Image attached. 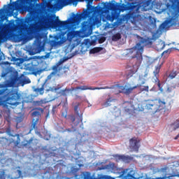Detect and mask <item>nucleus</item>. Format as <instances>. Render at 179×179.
Segmentation results:
<instances>
[{"label":"nucleus","mask_w":179,"mask_h":179,"mask_svg":"<svg viewBox=\"0 0 179 179\" xmlns=\"http://www.w3.org/2000/svg\"><path fill=\"white\" fill-rule=\"evenodd\" d=\"M93 11L92 10H84L83 13L73 15V17L69 18L65 21H61L59 17H56L55 19L50 18L48 20V24L52 29H59L60 30H66L61 31V36L65 37L66 35V39L69 41H72L73 38L76 36L77 32L72 29V24L78 23L79 20L82 19H87L90 17Z\"/></svg>","instance_id":"nucleus-1"},{"label":"nucleus","mask_w":179,"mask_h":179,"mask_svg":"<svg viewBox=\"0 0 179 179\" xmlns=\"http://www.w3.org/2000/svg\"><path fill=\"white\" fill-rule=\"evenodd\" d=\"M26 8L29 15L25 19V24L22 27L28 34H34L38 28L36 23H41L44 20V15L41 13V9L36 7L33 3H29Z\"/></svg>","instance_id":"nucleus-2"},{"label":"nucleus","mask_w":179,"mask_h":179,"mask_svg":"<svg viewBox=\"0 0 179 179\" xmlns=\"http://www.w3.org/2000/svg\"><path fill=\"white\" fill-rule=\"evenodd\" d=\"M134 50H136V55L129 60V62L127 65V69H129L127 73V79L132 78L138 72V69H139V66H141L142 61H143V57H142L143 46H142V43H136Z\"/></svg>","instance_id":"nucleus-3"},{"label":"nucleus","mask_w":179,"mask_h":179,"mask_svg":"<svg viewBox=\"0 0 179 179\" xmlns=\"http://www.w3.org/2000/svg\"><path fill=\"white\" fill-rule=\"evenodd\" d=\"M172 6L168 12L169 15V19L165 20L160 26L159 29L161 30H164V29H169L171 26H176L178 24L179 19V0H171Z\"/></svg>","instance_id":"nucleus-4"},{"label":"nucleus","mask_w":179,"mask_h":179,"mask_svg":"<svg viewBox=\"0 0 179 179\" xmlns=\"http://www.w3.org/2000/svg\"><path fill=\"white\" fill-rule=\"evenodd\" d=\"M31 82L29 78H24V74H21L20 76L14 74L6 81V87H16L18 85H28Z\"/></svg>","instance_id":"nucleus-5"},{"label":"nucleus","mask_w":179,"mask_h":179,"mask_svg":"<svg viewBox=\"0 0 179 179\" xmlns=\"http://www.w3.org/2000/svg\"><path fill=\"white\" fill-rule=\"evenodd\" d=\"M164 108H166V101H162L160 99L151 100L145 105V109L152 114L157 111H162Z\"/></svg>","instance_id":"nucleus-6"},{"label":"nucleus","mask_w":179,"mask_h":179,"mask_svg":"<svg viewBox=\"0 0 179 179\" xmlns=\"http://www.w3.org/2000/svg\"><path fill=\"white\" fill-rule=\"evenodd\" d=\"M47 44V39L43 36V35H38L36 37L32 47L31 48V55H35V54H40L41 51H44V47Z\"/></svg>","instance_id":"nucleus-7"},{"label":"nucleus","mask_w":179,"mask_h":179,"mask_svg":"<svg viewBox=\"0 0 179 179\" xmlns=\"http://www.w3.org/2000/svg\"><path fill=\"white\" fill-rule=\"evenodd\" d=\"M21 95L19 92H17L15 90H11L10 92L7 93L6 95V104H9V106H19L20 103L19 100H20Z\"/></svg>","instance_id":"nucleus-8"},{"label":"nucleus","mask_w":179,"mask_h":179,"mask_svg":"<svg viewBox=\"0 0 179 179\" xmlns=\"http://www.w3.org/2000/svg\"><path fill=\"white\" fill-rule=\"evenodd\" d=\"M96 22H97V17L94 14L90 17L87 21H84L81 24V30L83 34H87V36L92 34V27L96 24Z\"/></svg>","instance_id":"nucleus-9"},{"label":"nucleus","mask_w":179,"mask_h":179,"mask_svg":"<svg viewBox=\"0 0 179 179\" xmlns=\"http://www.w3.org/2000/svg\"><path fill=\"white\" fill-rule=\"evenodd\" d=\"M108 10H117V4L114 3H110L108 4H104L103 7H99L96 8V12L98 15H103V13H107Z\"/></svg>","instance_id":"nucleus-10"},{"label":"nucleus","mask_w":179,"mask_h":179,"mask_svg":"<svg viewBox=\"0 0 179 179\" xmlns=\"http://www.w3.org/2000/svg\"><path fill=\"white\" fill-rule=\"evenodd\" d=\"M32 124L31 125V131H33V129H36V126L37 125L40 117H41V113H40V111H38V109L34 110L32 113Z\"/></svg>","instance_id":"nucleus-11"},{"label":"nucleus","mask_w":179,"mask_h":179,"mask_svg":"<svg viewBox=\"0 0 179 179\" xmlns=\"http://www.w3.org/2000/svg\"><path fill=\"white\" fill-rule=\"evenodd\" d=\"M125 104L126 105L124 107L125 114H127L128 115H134V114H135V107L129 101L125 102Z\"/></svg>","instance_id":"nucleus-12"},{"label":"nucleus","mask_w":179,"mask_h":179,"mask_svg":"<svg viewBox=\"0 0 179 179\" xmlns=\"http://www.w3.org/2000/svg\"><path fill=\"white\" fill-rule=\"evenodd\" d=\"M129 148L130 149H132V150H134L135 152H138L139 150V140H138V138L133 137L129 140Z\"/></svg>","instance_id":"nucleus-13"},{"label":"nucleus","mask_w":179,"mask_h":179,"mask_svg":"<svg viewBox=\"0 0 179 179\" xmlns=\"http://www.w3.org/2000/svg\"><path fill=\"white\" fill-rule=\"evenodd\" d=\"M76 90H106V89H111V87L108 86L106 87H88L86 85H82V86H78L76 87Z\"/></svg>","instance_id":"nucleus-14"},{"label":"nucleus","mask_w":179,"mask_h":179,"mask_svg":"<svg viewBox=\"0 0 179 179\" xmlns=\"http://www.w3.org/2000/svg\"><path fill=\"white\" fill-rule=\"evenodd\" d=\"M42 87H43V90L46 92H57V90H59L61 89V87H51V85L48 79H46L44 82V83L42 85Z\"/></svg>","instance_id":"nucleus-15"},{"label":"nucleus","mask_w":179,"mask_h":179,"mask_svg":"<svg viewBox=\"0 0 179 179\" xmlns=\"http://www.w3.org/2000/svg\"><path fill=\"white\" fill-rule=\"evenodd\" d=\"M113 157L116 162H124L125 163H129L132 160V157L125 155H114Z\"/></svg>","instance_id":"nucleus-16"},{"label":"nucleus","mask_w":179,"mask_h":179,"mask_svg":"<svg viewBox=\"0 0 179 179\" xmlns=\"http://www.w3.org/2000/svg\"><path fill=\"white\" fill-rule=\"evenodd\" d=\"M24 1V0H17L16 1L10 3L8 7V10L13 12V10H15L17 8H19L20 3H22Z\"/></svg>","instance_id":"nucleus-17"},{"label":"nucleus","mask_w":179,"mask_h":179,"mask_svg":"<svg viewBox=\"0 0 179 179\" xmlns=\"http://www.w3.org/2000/svg\"><path fill=\"white\" fill-rule=\"evenodd\" d=\"M120 89L122 90V93H124V94H131V93H132L135 89H138V86L135 85L134 87L129 88H125V87L122 86L120 87Z\"/></svg>","instance_id":"nucleus-18"},{"label":"nucleus","mask_w":179,"mask_h":179,"mask_svg":"<svg viewBox=\"0 0 179 179\" xmlns=\"http://www.w3.org/2000/svg\"><path fill=\"white\" fill-rule=\"evenodd\" d=\"M79 106H80V103H78L77 105L74 106V111L76 114L78 116V124H79V122H83V114L79 113Z\"/></svg>","instance_id":"nucleus-19"},{"label":"nucleus","mask_w":179,"mask_h":179,"mask_svg":"<svg viewBox=\"0 0 179 179\" xmlns=\"http://www.w3.org/2000/svg\"><path fill=\"white\" fill-rule=\"evenodd\" d=\"M68 57H64L63 59H60L59 61L52 66V71H54L55 72H58V68L59 67V66L62 65V64L66 61H68Z\"/></svg>","instance_id":"nucleus-20"},{"label":"nucleus","mask_w":179,"mask_h":179,"mask_svg":"<svg viewBox=\"0 0 179 179\" xmlns=\"http://www.w3.org/2000/svg\"><path fill=\"white\" fill-rule=\"evenodd\" d=\"M22 24L20 22H17V24H13V26L8 25V29H10L12 31H17V30H20V27Z\"/></svg>","instance_id":"nucleus-21"},{"label":"nucleus","mask_w":179,"mask_h":179,"mask_svg":"<svg viewBox=\"0 0 179 179\" xmlns=\"http://www.w3.org/2000/svg\"><path fill=\"white\" fill-rule=\"evenodd\" d=\"M6 132H7V134H8L9 135H10V136H16L17 137V140H16V141L15 142V144L16 145H19L20 143V136L19 135V134H15V135H12L11 134H10V132H11V130H10V129H6Z\"/></svg>","instance_id":"nucleus-22"},{"label":"nucleus","mask_w":179,"mask_h":179,"mask_svg":"<svg viewBox=\"0 0 179 179\" xmlns=\"http://www.w3.org/2000/svg\"><path fill=\"white\" fill-rule=\"evenodd\" d=\"M137 87L139 89L140 93H142V92H149V86H142V84H138Z\"/></svg>","instance_id":"nucleus-23"},{"label":"nucleus","mask_w":179,"mask_h":179,"mask_svg":"<svg viewBox=\"0 0 179 179\" xmlns=\"http://www.w3.org/2000/svg\"><path fill=\"white\" fill-rule=\"evenodd\" d=\"M100 51H103V48L101 47H96L90 50V54H97V52H100Z\"/></svg>","instance_id":"nucleus-24"},{"label":"nucleus","mask_w":179,"mask_h":179,"mask_svg":"<svg viewBox=\"0 0 179 179\" xmlns=\"http://www.w3.org/2000/svg\"><path fill=\"white\" fill-rule=\"evenodd\" d=\"M162 65H163V63L157 65L155 67V69L153 73H154L155 76H156V78H157V76H159V73H160V69H162Z\"/></svg>","instance_id":"nucleus-25"},{"label":"nucleus","mask_w":179,"mask_h":179,"mask_svg":"<svg viewBox=\"0 0 179 179\" xmlns=\"http://www.w3.org/2000/svg\"><path fill=\"white\" fill-rule=\"evenodd\" d=\"M141 43L144 44V45H152V40L149 38H142Z\"/></svg>","instance_id":"nucleus-26"},{"label":"nucleus","mask_w":179,"mask_h":179,"mask_svg":"<svg viewBox=\"0 0 179 179\" xmlns=\"http://www.w3.org/2000/svg\"><path fill=\"white\" fill-rule=\"evenodd\" d=\"M171 127H172L173 131H176V129H178V128H179V119L176 120L174 122H173L171 124Z\"/></svg>","instance_id":"nucleus-27"},{"label":"nucleus","mask_w":179,"mask_h":179,"mask_svg":"<svg viewBox=\"0 0 179 179\" xmlns=\"http://www.w3.org/2000/svg\"><path fill=\"white\" fill-rule=\"evenodd\" d=\"M34 92H35L36 94H44V87L41 86V88H35Z\"/></svg>","instance_id":"nucleus-28"},{"label":"nucleus","mask_w":179,"mask_h":179,"mask_svg":"<svg viewBox=\"0 0 179 179\" xmlns=\"http://www.w3.org/2000/svg\"><path fill=\"white\" fill-rule=\"evenodd\" d=\"M121 38V34L117 33L112 36L113 41H118Z\"/></svg>","instance_id":"nucleus-29"},{"label":"nucleus","mask_w":179,"mask_h":179,"mask_svg":"<svg viewBox=\"0 0 179 179\" xmlns=\"http://www.w3.org/2000/svg\"><path fill=\"white\" fill-rule=\"evenodd\" d=\"M155 82L157 83L159 92H161V93H163V92H164V90L163 89V86H162V84L160 83V80L157 78Z\"/></svg>","instance_id":"nucleus-30"},{"label":"nucleus","mask_w":179,"mask_h":179,"mask_svg":"<svg viewBox=\"0 0 179 179\" xmlns=\"http://www.w3.org/2000/svg\"><path fill=\"white\" fill-rule=\"evenodd\" d=\"M83 179H93V177L90 172H85L83 173Z\"/></svg>","instance_id":"nucleus-31"},{"label":"nucleus","mask_w":179,"mask_h":179,"mask_svg":"<svg viewBox=\"0 0 179 179\" xmlns=\"http://www.w3.org/2000/svg\"><path fill=\"white\" fill-rule=\"evenodd\" d=\"M71 91V90L69 89H64V90H61L60 93H61V96H67L68 95V93H69V92Z\"/></svg>","instance_id":"nucleus-32"},{"label":"nucleus","mask_w":179,"mask_h":179,"mask_svg":"<svg viewBox=\"0 0 179 179\" xmlns=\"http://www.w3.org/2000/svg\"><path fill=\"white\" fill-rule=\"evenodd\" d=\"M177 76V71H171L168 78H169V79H174V78H176Z\"/></svg>","instance_id":"nucleus-33"},{"label":"nucleus","mask_w":179,"mask_h":179,"mask_svg":"<svg viewBox=\"0 0 179 179\" xmlns=\"http://www.w3.org/2000/svg\"><path fill=\"white\" fill-rule=\"evenodd\" d=\"M113 101V99H111V98H108L106 99V101L104 103V106H106V107H108V106H110V103Z\"/></svg>","instance_id":"nucleus-34"},{"label":"nucleus","mask_w":179,"mask_h":179,"mask_svg":"<svg viewBox=\"0 0 179 179\" xmlns=\"http://www.w3.org/2000/svg\"><path fill=\"white\" fill-rule=\"evenodd\" d=\"M69 119L73 124V122H75V121L76 120V117L73 115H69Z\"/></svg>","instance_id":"nucleus-35"},{"label":"nucleus","mask_w":179,"mask_h":179,"mask_svg":"<svg viewBox=\"0 0 179 179\" xmlns=\"http://www.w3.org/2000/svg\"><path fill=\"white\" fill-rule=\"evenodd\" d=\"M174 89H176V87H173V86L168 87L166 90V93H171V92H173Z\"/></svg>","instance_id":"nucleus-36"},{"label":"nucleus","mask_w":179,"mask_h":179,"mask_svg":"<svg viewBox=\"0 0 179 179\" xmlns=\"http://www.w3.org/2000/svg\"><path fill=\"white\" fill-rule=\"evenodd\" d=\"M157 47H158L159 48H160L161 50H163V49L164 48V47H166V43H164V42H162V43H159V44L157 45Z\"/></svg>","instance_id":"nucleus-37"},{"label":"nucleus","mask_w":179,"mask_h":179,"mask_svg":"<svg viewBox=\"0 0 179 179\" xmlns=\"http://www.w3.org/2000/svg\"><path fill=\"white\" fill-rule=\"evenodd\" d=\"M31 66H33L34 68H37V66H38V62H37L36 60H34L31 62Z\"/></svg>","instance_id":"nucleus-38"},{"label":"nucleus","mask_w":179,"mask_h":179,"mask_svg":"<svg viewBox=\"0 0 179 179\" xmlns=\"http://www.w3.org/2000/svg\"><path fill=\"white\" fill-rule=\"evenodd\" d=\"M165 54H167V55L171 54V49H168V50L164 51L162 52V55H165Z\"/></svg>","instance_id":"nucleus-39"},{"label":"nucleus","mask_w":179,"mask_h":179,"mask_svg":"<svg viewBox=\"0 0 179 179\" xmlns=\"http://www.w3.org/2000/svg\"><path fill=\"white\" fill-rule=\"evenodd\" d=\"M104 41H106L105 37H102V38H99V44H103V43H104Z\"/></svg>","instance_id":"nucleus-40"},{"label":"nucleus","mask_w":179,"mask_h":179,"mask_svg":"<svg viewBox=\"0 0 179 179\" xmlns=\"http://www.w3.org/2000/svg\"><path fill=\"white\" fill-rule=\"evenodd\" d=\"M2 94H3V91L1 90H0V103L3 102V100L2 99Z\"/></svg>","instance_id":"nucleus-41"},{"label":"nucleus","mask_w":179,"mask_h":179,"mask_svg":"<svg viewBox=\"0 0 179 179\" xmlns=\"http://www.w3.org/2000/svg\"><path fill=\"white\" fill-rule=\"evenodd\" d=\"M41 58L43 59H45L47 58H50V53H47L45 56H42Z\"/></svg>","instance_id":"nucleus-42"},{"label":"nucleus","mask_w":179,"mask_h":179,"mask_svg":"<svg viewBox=\"0 0 179 179\" xmlns=\"http://www.w3.org/2000/svg\"><path fill=\"white\" fill-rule=\"evenodd\" d=\"M2 59H3V52L1 51L0 48V61H2Z\"/></svg>","instance_id":"nucleus-43"},{"label":"nucleus","mask_w":179,"mask_h":179,"mask_svg":"<svg viewBox=\"0 0 179 179\" xmlns=\"http://www.w3.org/2000/svg\"><path fill=\"white\" fill-rule=\"evenodd\" d=\"M77 45H79V41L76 39V43L73 44V48H75Z\"/></svg>","instance_id":"nucleus-44"},{"label":"nucleus","mask_w":179,"mask_h":179,"mask_svg":"<svg viewBox=\"0 0 179 179\" xmlns=\"http://www.w3.org/2000/svg\"><path fill=\"white\" fill-rule=\"evenodd\" d=\"M4 38L3 35H0V43H3Z\"/></svg>","instance_id":"nucleus-45"},{"label":"nucleus","mask_w":179,"mask_h":179,"mask_svg":"<svg viewBox=\"0 0 179 179\" xmlns=\"http://www.w3.org/2000/svg\"><path fill=\"white\" fill-rule=\"evenodd\" d=\"M57 106H54L53 107H52V113L53 114H55V108H57Z\"/></svg>","instance_id":"nucleus-46"},{"label":"nucleus","mask_w":179,"mask_h":179,"mask_svg":"<svg viewBox=\"0 0 179 179\" xmlns=\"http://www.w3.org/2000/svg\"><path fill=\"white\" fill-rule=\"evenodd\" d=\"M134 8H135V6H134V3H131L129 9H134Z\"/></svg>","instance_id":"nucleus-47"},{"label":"nucleus","mask_w":179,"mask_h":179,"mask_svg":"<svg viewBox=\"0 0 179 179\" xmlns=\"http://www.w3.org/2000/svg\"><path fill=\"white\" fill-rule=\"evenodd\" d=\"M6 76V73H1V78H5Z\"/></svg>","instance_id":"nucleus-48"},{"label":"nucleus","mask_w":179,"mask_h":179,"mask_svg":"<svg viewBox=\"0 0 179 179\" xmlns=\"http://www.w3.org/2000/svg\"><path fill=\"white\" fill-rule=\"evenodd\" d=\"M178 138H179V134L174 138V139L176 141H177V139H178Z\"/></svg>","instance_id":"nucleus-49"},{"label":"nucleus","mask_w":179,"mask_h":179,"mask_svg":"<svg viewBox=\"0 0 179 179\" xmlns=\"http://www.w3.org/2000/svg\"><path fill=\"white\" fill-rule=\"evenodd\" d=\"M62 117H64V118H66V115L65 113H62Z\"/></svg>","instance_id":"nucleus-50"},{"label":"nucleus","mask_w":179,"mask_h":179,"mask_svg":"<svg viewBox=\"0 0 179 179\" xmlns=\"http://www.w3.org/2000/svg\"><path fill=\"white\" fill-rule=\"evenodd\" d=\"M4 10H8V8H6V9L2 8L1 10H0V12L1 11L3 12Z\"/></svg>","instance_id":"nucleus-51"},{"label":"nucleus","mask_w":179,"mask_h":179,"mask_svg":"<svg viewBox=\"0 0 179 179\" xmlns=\"http://www.w3.org/2000/svg\"><path fill=\"white\" fill-rule=\"evenodd\" d=\"M156 179H164V178L159 177V178H156Z\"/></svg>","instance_id":"nucleus-52"},{"label":"nucleus","mask_w":179,"mask_h":179,"mask_svg":"<svg viewBox=\"0 0 179 179\" xmlns=\"http://www.w3.org/2000/svg\"><path fill=\"white\" fill-rule=\"evenodd\" d=\"M141 85H145V81H143V82L141 83Z\"/></svg>","instance_id":"nucleus-53"},{"label":"nucleus","mask_w":179,"mask_h":179,"mask_svg":"<svg viewBox=\"0 0 179 179\" xmlns=\"http://www.w3.org/2000/svg\"><path fill=\"white\" fill-rule=\"evenodd\" d=\"M38 110H39V111H43L42 108H39Z\"/></svg>","instance_id":"nucleus-54"},{"label":"nucleus","mask_w":179,"mask_h":179,"mask_svg":"<svg viewBox=\"0 0 179 179\" xmlns=\"http://www.w3.org/2000/svg\"><path fill=\"white\" fill-rule=\"evenodd\" d=\"M24 146H25V147H26V146H27V143H26V144H24Z\"/></svg>","instance_id":"nucleus-55"},{"label":"nucleus","mask_w":179,"mask_h":179,"mask_svg":"<svg viewBox=\"0 0 179 179\" xmlns=\"http://www.w3.org/2000/svg\"><path fill=\"white\" fill-rule=\"evenodd\" d=\"M10 2H12V0H10Z\"/></svg>","instance_id":"nucleus-56"},{"label":"nucleus","mask_w":179,"mask_h":179,"mask_svg":"<svg viewBox=\"0 0 179 179\" xmlns=\"http://www.w3.org/2000/svg\"><path fill=\"white\" fill-rule=\"evenodd\" d=\"M53 16H54V17H55V15H54Z\"/></svg>","instance_id":"nucleus-57"},{"label":"nucleus","mask_w":179,"mask_h":179,"mask_svg":"<svg viewBox=\"0 0 179 179\" xmlns=\"http://www.w3.org/2000/svg\"><path fill=\"white\" fill-rule=\"evenodd\" d=\"M76 54H78V52H76Z\"/></svg>","instance_id":"nucleus-58"},{"label":"nucleus","mask_w":179,"mask_h":179,"mask_svg":"<svg viewBox=\"0 0 179 179\" xmlns=\"http://www.w3.org/2000/svg\"><path fill=\"white\" fill-rule=\"evenodd\" d=\"M46 117H48V114L46 115Z\"/></svg>","instance_id":"nucleus-59"},{"label":"nucleus","mask_w":179,"mask_h":179,"mask_svg":"<svg viewBox=\"0 0 179 179\" xmlns=\"http://www.w3.org/2000/svg\"><path fill=\"white\" fill-rule=\"evenodd\" d=\"M27 143H30V142H27Z\"/></svg>","instance_id":"nucleus-60"},{"label":"nucleus","mask_w":179,"mask_h":179,"mask_svg":"<svg viewBox=\"0 0 179 179\" xmlns=\"http://www.w3.org/2000/svg\"><path fill=\"white\" fill-rule=\"evenodd\" d=\"M178 177H179V175H178Z\"/></svg>","instance_id":"nucleus-61"}]
</instances>
